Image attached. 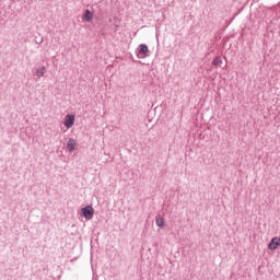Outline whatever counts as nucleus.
Segmentation results:
<instances>
[{
	"mask_svg": "<svg viewBox=\"0 0 280 280\" xmlns=\"http://www.w3.org/2000/svg\"><path fill=\"white\" fill-rule=\"evenodd\" d=\"M46 72H47V69L45 67H42V68L37 69L36 75H37V78H43V75H45Z\"/></svg>",
	"mask_w": 280,
	"mask_h": 280,
	"instance_id": "8",
	"label": "nucleus"
},
{
	"mask_svg": "<svg viewBox=\"0 0 280 280\" xmlns=\"http://www.w3.org/2000/svg\"><path fill=\"white\" fill-rule=\"evenodd\" d=\"M222 63V59H220V57H217L213 61L212 65H214V67H218V65Z\"/></svg>",
	"mask_w": 280,
	"mask_h": 280,
	"instance_id": "9",
	"label": "nucleus"
},
{
	"mask_svg": "<svg viewBox=\"0 0 280 280\" xmlns=\"http://www.w3.org/2000/svg\"><path fill=\"white\" fill-rule=\"evenodd\" d=\"M155 224L156 226H160V229H163V226H165V219H163L161 215H156Z\"/></svg>",
	"mask_w": 280,
	"mask_h": 280,
	"instance_id": "6",
	"label": "nucleus"
},
{
	"mask_svg": "<svg viewBox=\"0 0 280 280\" xmlns=\"http://www.w3.org/2000/svg\"><path fill=\"white\" fill-rule=\"evenodd\" d=\"M85 220H93V207L88 206L81 210Z\"/></svg>",
	"mask_w": 280,
	"mask_h": 280,
	"instance_id": "2",
	"label": "nucleus"
},
{
	"mask_svg": "<svg viewBox=\"0 0 280 280\" xmlns=\"http://www.w3.org/2000/svg\"><path fill=\"white\" fill-rule=\"evenodd\" d=\"M73 124H75V115L73 114L66 115L63 126H66V128H73Z\"/></svg>",
	"mask_w": 280,
	"mask_h": 280,
	"instance_id": "1",
	"label": "nucleus"
},
{
	"mask_svg": "<svg viewBox=\"0 0 280 280\" xmlns=\"http://www.w3.org/2000/svg\"><path fill=\"white\" fill-rule=\"evenodd\" d=\"M149 51L150 50L148 49V46L145 44H141L139 46V54H141L142 58H147Z\"/></svg>",
	"mask_w": 280,
	"mask_h": 280,
	"instance_id": "4",
	"label": "nucleus"
},
{
	"mask_svg": "<svg viewBox=\"0 0 280 280\" xmlns=\"http://www.w3.org/2000/svg\"><path fill=\"white\" fill-rule=\"evenodd\" d=\"M280 246V237L279 236H275L273 238H271L270 243L268 244V248L269 250H277Z\"/></svg>",
	"mask_w": 280,
	"mask_h": 280,
	"instance_id": "3",
	"label": "nucleus"
},
{
	"mask_svg": "<svg viewBox=\"0 0 280 280\" xmlns=\"http://www.w3.org/2000/svg\"><path fill=\"white\" fill-rule=\"evenodd\" d=\"M82 21L91 23V21H93V12H91L90 10H85L84 15L82 16Z\"/></svg>",
	"mask_w": 280,
	"mask_h": 280,
	"instance_id": "5",
	"label": "nucleus"
},
{
	"mask_svg": "<svg viewBox=\"0 0 280 280\" xmlns=\"http://www.w3.org/2000/svg\"><path fill=\"white\" fill-rule=\"evenodd\" d=\"M68 150H69V152H73V150H75V140L70 139L68 141Z\"/></svg>",
	"mask_w": 280,
	"mask_h": 280,
	"instance_id": "7",
	"label": "nucleus"
}]
</instances>
